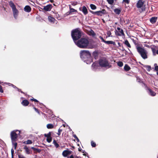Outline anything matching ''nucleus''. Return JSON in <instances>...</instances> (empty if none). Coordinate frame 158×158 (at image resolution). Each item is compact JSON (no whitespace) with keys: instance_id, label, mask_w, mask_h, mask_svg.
Here are the masks:
<instances>
[{"instance_id":"4468645a","label":"nucleus","mask_w":158,"mask_h":158,"mask_svg":"<svg viewBox=\"0 0 158 158\" xmlns=\"http://www.w3.org/2000/svg\"><path fill=\"white\" fill-rule=\"evenodd\" d=\"M24 10L27 12H29L31 11V7L29 6H26L24 8Z\"/></svg>"},{"instance_id":"5701e85b","label":"nucleus","mask_w":158,"mask_h":158,"mask_svg":"<svg viewBox=\"0 0 158 158\" xmlns=\"http://www.w3.org/2000/svg\"><path fill=\"white\" fill-rule=\"evenodd\" d=\"M124 69L126 71H128L130 70V67L127 64H125L124 68Z\"/></svg>"},{"instance_id":"9d476101","label":"nucleus","mask_w":158,"mask_h":158,"mask_svg":"<svg viewBox=\"0 0 158 158\" xmlns=\"http://www.w3.org/2000/svg\"><path fill=\"white\" fill-rule=\"evenodd\" d=\"M71 152V151L65 150L63 152L62 154L64 157H66L68 155L70 154Z\"/></svg>"},{"instance_id":"c9c22d12","label":"nucleus","mask_w":158,"mask_h":158,"mask_svg":"<svg viewBox=\"0 0 158 158\" xmlns=\"http://www.w3.org/2000/svg\"><path fill=\"white\" fill-rule=\"evenodd\" d=\"M108 3L111 5H112L114 3V0H107Z\"/></svg>"},{"instance_id":"2eb2a0df","label":"nucleus","mask_w":158,"mask_h":158,"mask_svg":"<svg viewBox=\"0 0 158 158\" xmlns=\"http://www.w3.org/2000/svg\"><path fill=\"white\" fill-rule=\"evenodd\" d=\"M148 91L149 94L151 96H154L156 95V93L150 89H148Z\"/></svg>"},{"instance_id":"680f3d73","label":"nucleus","mask_w":158,"mask_h":158,"mask_svg":"<svg viewBox=\"0 0 158 158\" xmlns=\"http://www.w3.org/2000/svg\"><path fill=\"white\" fill-rule=\"evenodd\" d=\"M118 35H119V36H120V35H121V34H119V33H118Z\"/></svg>"},{"instance_id":"f704fd0d","label":"nucleus","mask_w":158,"mask_h":158,"mask_svg":"<svg viewBox=\"0 0 158 158\" xmlns=\"http://www.w3.org/2000/svg\"><path fill=\"white\" fill-rule=\"evenodd\" d=\"M129 0H123V4L127 3V4H129Z\"/></svg>"},{"instance_id":"aec40b11","label":"nucleus","mask_w":158,"mask_h":158,"mask_svg":"<svg viewBox=\"0 0 158 158\" xmlns=\"http://www.w3.org/2000/svg\"><path fill=\"white\" fill-rule=\"evenodd\" d=\"M48 20L49 21L52 22L53 23H55V20L54 18L51 17V16H48Z\"/></svg>"},{"instance_id":"ea45409f","label":"nucleus","mask_w":158,"mask_h":158,"mask_svg":"<svg viewBox=\"0 0 158 158\" xmlns=\"http://www.w3.org/2000/svg\"><path fill=\"white\" fill-rule=\"evenodd\" d=\"M0 92L1 93H3V91L2 88V87L1 85H0Z\"/></svg>"},{"instance_id":"1a4fd4ad","label":"nucleus","mask_w":158,"mask_h":158,"mask_svg":"<svg viewBox=\"0 0 158 158\" xmlns=\"http://www.w3.org/2000/svg\"><path fill=\"white\" fill-rule=\"evenodd\" d=\"M91 12L94 15H98L102 16V14H105L106 13V11L104 9H103L101 10H99L97 11L94 12L91 11Z\"/></svg>"},{"instance_id":"69168bd1","label":"nucleus","mask_w":158,"mask_h":158,"mask_svg":"<svg viewBox=\"0 0 158 158\" xmlns=\"http://www.w3.org/2000/svg\"><path fill=\"white\" fill-rule=\"evenodd\" d=\"M157 74L158 75V71L157 72Z\"/></svg>"},{"instance_id":"a211bd4d","label":"nucleus","mask_w":158,"mask_h":158,"mask_svg":"<svg viewBox=\"0 0 158 158\" xmlns=\"http://www.w3.org/2000/svg\"><path fill=\"white\" fill-rule=\"evenodd\" d=\"M24 149L25 150V151L26 153L27 154H30L31 153V151L30 149L28 148V147L26 146H24Z\"/></svg>"},{"instance_id":"13d9d810","label":"nucleus","mask_w":158,"mask_h":158,"mask_svg":"<svg viewBox=\"0 0 158 158\" xmlns=\"http://www.w3.org/2000/svg\"><path fill=\"white\" fill-rule=\"evenodd\" d=\"M76 139L77 140V142H79V139H78V138L77 137Z\"/></svg>"},{"instance_id":"864d4df0","label":"nucleus","mask_w":158,"mask_h":158,"mask_svg":"<svg viewBox=\"0 0 158 158\" xmlns=\"http://www.w3.org/2000/svg\"><path fill=\"white\" fill-rule=\"evenodd\" d=\"M148 70H150L151 69V67L150 66H148Z\"/></svg>"},{"instance_id":"6e6d98bb","label":"nucleus","mask_w":158,"mask_h":158,"mask_svg":"<svg viewBox=\"0 0 158 158\" xmlns=\"http://www.w3.org/2000/svg\"><path fill=\"white\" fill-rule=\"evenodd\" d=\"M49 0L52 3L53 2H54L53 0Z\"/></svg>"},{"instance_id":"9b49d317","label":"nucleus","mask_w":158,"mask_h":158,"mask_svg":"<svg viewBox=\"0 0 158 158\" xmlns=\"http://www.w3.org/2000/svg\"><path fill=\"white\" fill-rule=\"evenodd\" d=\"M52 7V6L51 4H49L44 6L43 9L46 11H49L51 10Z\"/></svg>"},{"instance_id":"cd10ccee","label":"nucleus","mask_w":158,"mask_h":158,"mask_svg":"<svg viewBox=\"0 0 158 158\" xmlns=\"http://www.w3.org/2000/svg\"><path fill=\"white\" fill-rule=\"evenodd\" d=\"M47 127L48 129H51L53 127V125L52 124H48L47 125Z\"/></svg>"},{"instance_id":"a19ab883","label":"nucleus","mask_w":158,"mask_h":158,"mask_svg":"<svg viewBox=\"0 0 158 158\" xmlns=\"http://www.w3.org/2000/svg\"><path fill=\"white\" fill-rule=\"evenodd\" d=\"M119 32L121 33V34L122 35H124V32L123 30L121 29L119 31Z\"/></svg>"},{"instance_id":"3c124183","label":"nucleus","mask_w":158,"mask_h":158,"mask_svg":"<svg viewBox=\"0 0 158 158\" xmlns=\"http://www.w3.org/2000/svg\"><path fill=\"white\" fill-rule=\"evenodd\" d=\"M12 85V86L14 88H16V87L15 86L12 85V84H11Z\"/></svg>"},{"instance_id":"4d7b16f0","label":"nucleus","mask_w":158,"mask_h":158,"mask_svg":"<svg viewBox=\"0 0 158 158\" xmlns=\"http://www.w3.org/2000/svg\"><path fill=\"white\" fill-rule=\"evenodd\" d=\"M17 88V89L18 90V91H19V92H20L21 91V89H18V88Z\"/></svg>"},{"instance_id":"79ce46f5","label":"nucleus","mask_w":158,"mask_h":158,"mask_svg":"<svg viewBox=\"0 0 158 158\" xmlns=\"http://www.w3.org/2000/svg\"><path fill=\"white\" fill-rule=\"evenodd\" d=\"M99 38H100V39H101V40H102V41L105 43V41L106 40H104V39H103V38L101 36H99Z\"/></svg>"},{"instance_id":"6e6552de","label":"nucleus","mask_w":158,"mask_h":158,"mask_svg":"<svg viewBox=\"0 0 158 158\" xmlns=\"http://www.w3.org/2000/svg\"><path fill=\"white\" fill-rule=\"evenodd\" d=\"M144 1L143 0H139L136 3V6L138 8H141L142 11L145 10V8L144 6Z\"/></svg>"},{"instance_id":"338daca9","label":"nucleus","mask_w":158,"mask_h":158,"mask_svg":"<svg viewBox=\"0 0 158 158\" xmlns=\"http://www.w3.org/2000/svg\"><path fill=\"white\" fill-rule=\"evenodd\" d=\"M7 84H9V83H6Z\"/></svg>"},{"instance_id":"f03ea898","label":"nucleus","mask_w":158,"mask_h":158,"mask_svg":"<svg viewBox=\"0 0 158 158\" xmlns=\"http://www.w3.org/2000/svg\"><path fill=\"white\" fill-rule=\"evenodd\" d=\"M80 57L83 60H85L84 61H85L87 64L89 63L88 61H87L86 59H88L90 63L92 61V58L91 57V54L88 51L84 50L81 51Z\"/></svg>"},{"instance_id":"b1692460","label":"nucleus","mask_w":158,"mask_h":158,"mask_svg":"<svg viewBox=\"0 0 158 158\" xmlns=\"http://www.w3.org/2000/svg\"><path fill=\"white\" fill-rule=\"evenodd\" d=\"M16 141H12V145L14 147L15 149H16V148L17 145V143L15 142Z\"/></svg>"},{"instance_id":"58836bf2","label":"nucleus","mask_w":158,"mask_h":158,"mask_svg":"<svg viewBox=\"0 0 158 158\" xmlns=\"http://www.w3.org/2000/svg\"><path fill=\"white\" fill-rule=\"evenodd\" d=\"M62 131V129H59L58 130V133H57V134H58V135L59 136L60 135V133Z\"/></svg>"},{"instance_id":"603ef678","label":"nucleus","mask_w":158,"mask_h":158,"mask_svg":"<svg viewBox=\"0 0 158 158\" xmlns=\"http://www.w3.org/2000/svg\"><path fill=\"white\" fill-rule=\"evenodd\" d=\"M118 45L119 47H120L121 46L120 44V43L118 42Z\"/></svg>"},{"instance_id":"052dcab7","label":"nucleus","mask_w":158,"mask_h":158,"mask_svg":"<svg viewBox=\"0 0 158 158\" xmlns=\"http://www.w3.org/2000/svg\"><path fill=\"white\" fill-rule=\"evenodd\" d=\"M156 53L157 54H158V49L156 51Z\"/></svg>"},{"instance_id":"dca6fc26","label":"nucleus","mask_w":158,"mask_h":158,"mask_svg":"<svg viewBox=\"0 0 158 158\" xmlns=\"http://www.w3.org/2000/svg\"><path fill=\"white\" fill-rule=\"evenodd\" d=\"M104 43L108 44H113L114 45H116L115 42L112 41H105Z\"/></svg>"},{"instance_id":"412c9836","label":"nucleus","mask_w":158,"mask_h":158,"mask_svg":"<svg viewBox=\"0 0 158 158\" xmlns=\"http://www.w3.org/2000/svg\"><path fill=\"white\" fill-rule=\"evenodd\" d=\"M151 49L153 55L154 56H155L156 55V54H157L156 53V49L154 47H151Z\"/></svg>"},{"instance_id":"473e14b6","label":"nucleus","mask_w":158,"mask_h":158,"mask_svg":"<svg viewBox=\"0 0 158 158\" xmlns=\"http://www.w3.org/2000/svg\"><path fill=\"white\" fill-rule=\"evenodd\" d=\"M47 141L49 143H50L52 140V138L51 137L49 138H47Z\"/></svg>"},{"instance_id":"2f4dec72","label":"nucleus","mask_w":158,"mask_h":158,"mask_svg":"<svg viewBox=\"0 0 158 158\" xmlns=\"http://www.w3.org/2000/svg\"><path fill=\"white\" fill-rule=\"evenodd\" d=\"M53 143L56 148H57L59 146V145L56 143L55 140H53Z\"/></svg>"},{"instance_id":"0eeeda50","label":"nucleus","mask_w":158,"mask_h":158,"mask_svg":"<svg viewBox=\"0 0 158 158\" xmlns=\"http://www.w3.org/2000/svg\"><path fill=\"white\" fill-rule=\"evenodd\" d=\"M17 131H19L18 135H19L20 132V131L17 130H14L11 132L10 137L11 139V141H16V139L18 136V134L16 133V132Z\"/></svg>"},{"instance_id":"bb28decb","label":"nucleus","mask_w":158,"mask_h":158,"mask_svg":"<svg viewBox=\"0 0 158 158\" xmlns=\"http://www.w3.org/2000/svg\"><path fill=\"white\" fill-rule=\"evenodd\" d=\"M23 143L27 144H31L32 143V142L31 140L28 139L27 141L24 142Z\"/></svg>"},{"instance_id":"4be33fe9","label":"nucleus","mask_w":158,"mask_h":158,"mask_svg":"<svg viewBox=\"0 0 158 158\" xmlns=\"http://www.w3.org/2000/svg\"><path fill=\"white\" fill-rule=\"evenodd\" d=\"M124 43L127 47L130 48H131V46L127 40H126L124 41Z\"/></svg>"},{"instance_id":"8fccbe9b","label":"nucleus","mask_w":158,"mask_h":158,"mask_svg":"<svg viewBox=\"0 0 158 158\" xmlns=\"http://www.w3.org/2000/svg\"><path fill=\"white\" fill-rule=\"evenodd\" d=\"M31 148L32 149L34 150H36V149L35 148H34V147H31Z\"/></svg>"},{"instance_id":"a878e982","label":"nucleus","mask_w":158,"mask_h":158,"mask_svg":"<svg viewBox=\"0 0 158 158\" xmlns=\"http://www.w3.org/2000/svg\"><path fill=\"white\" fill-rule=\"evenodd\" d=\"M89 35L93 36H94L96 34L93 30H91L89 31Z\"/></svg>"},{"instance_id":"20e7f679","label":"nucleus","mask_w":158,"mask_h":158,"mask_svg":"<svg viewBox=\"0 0 158 158\" xmlns=\"http://www.w3.org/2000/svg\"><path fill=\"white\" fill-rule=\"evenodd\" d=\"M137 50L139 53L140 55L144 59L148 58V52L144 48L140 47H137Z\"/></svg>"},{"instance_id":"a18cd8bd","label":"nucleus","mask_w":158,"mask_h":158,"mask_svg":"<svg viewBox=\"0 0 158 158\" xmlns=\"http://www.w3.org/2000/svg\"><path fill=\"white\" fill-rule=\"evenodd\" d=\"M34 110H35L38 113H39V110H38L36 109V108L35 107H34Z\"/></svg>"},{"instance_id":"423d86ee","label":"nucleus","mask_w":158,"mask_h":158,"mask_svg":"<svg viewBox=\"0 0 158 158\" xmlns=\"http://www.w3.org/2000/svg\"><path fill=\"white\" fill-rule=\"evenodd\" d=\"M99 64L102 67H106L107 68H110L111 65L110 64L107 60L104 58L101 59L99 61Z\"/></svg>"},{"instance_id":"39448f33","label":"nucleus","mask_w":158,"mask_h":158,"mask_svg":"<svg viewBox=\"0 0 158 158\" xmlns=\"http://www.w3.org/2000/svg\"><path fill=\"white\" fill-rule=\"evenodd\" d=\"M9 6L11 8L14 17L15 19H16L18 15L19 11L16 8L15 5L12 1L9 2Z\"/></svg>"},{"instance_id":"09e8293b","label":"nucleus","mask_w":158,"mask_h":158,"mask_svg":"<svg viewBox=\"0 0 158 158\" xmlns=\"http://www.w3.org/2000/svg\"><path fill=\"white\" fill-rule=\"evenodd\" d=\"M69 158H74V156L73 155H71L70 156Z\"/></svg>"},{"instance_id":"7c9ffc66","label":"nucleus","mask_w":158,"mask_h":158,"mask_svg":"<svg viewBox=\"0 0 158 158\" xmlns=\"http://www.w3.org/2000/svg\"><path fill=\"white\" fill-rule=\"evenodd\" d=\"M90 7L92 10H95L96 8V6L93 4H91L90 5Z\"/></svg>"},{"instance_id":"393cba45","label":"nucleus","mask_w":158,"mask_h":158,"mask_svg":"<svg viewBox=\"0 0 158 158\" xmlns=\"http://www.w3.org/2000/svg\"><path fill=\"white\" fill-rule=\"evenodd\" d=\"M114 12L117 14L119 15L120 14L121 11L118 9H115L114 10Z\"/></svg>"},{"instance_id":"49530a36","label":"nucleus","mask_w":158,"mask_h":158,"mask_svg":"<svg viewBox=\"0 0 158 158\" xmlns=\"http://www.w3.org/2000/svg\"><path fill=\"white\" fill-rule=\"evenodd\" d=\"M155 69L156 71H158V66H156L155 67Z\"/></svg>"},{"instance_id":"7ed1b4c3","label":"nucleus","mask_w":158,"mask_h":158,"mask_svg":"<svg viewBox=\"0 0 158 158\" xmlns=\"http://www.w3.org/2000/svg\"><path fill=\"white\" fill-rule=\"evenodd\" d=\"M81 31L79 28L75 29L72 31L71 36L74 42L81 38Z\"/></svg>"},{"instance_id":"f257e3e1","label":"nucleus","mask_w":158,"mask_h":158,"mask_svg":"<svg viewBox=\"0 0 158 158\" xmlns=\"http://www.w3.org/2000/svg\"><path fill=\"white\" fill-rule=\"evenodd\" d=\"M75 43L79 48H85L88 47L89 44V41L87 39L82 38L77 42H75Z\"/></svg>"},{"instance_id":"c85d7f7f","label":"nucleus","mask_w":158,"mask_h":158,"mask_svg":"<svg viewBox=\"0 0 158 158\" xmlns=\"http://www.w3.org/2000/svg\"><path fill=\"white\" fill-rule=\"evenodd\" d=\"M117 63L118 66L120 67H121L123 65V62L122 61H119Z\"/></svg>"},{"instance_id":"6ab92c4d","label":"nucleus","mask_w":158,"mask_h":158,"mask_svg":"<svg viewBox=\"0 0 158 158\" xmlns=\"http://www.w3.org/2000/svg\"><path fill=\"white\" fill-rule=\"evenodd\" d=\"M98 63L95 62L92 65V67L93 69L94 70L96 69L98 67Z\"/></svg>"},{"instance_id":"4c0bfd02","label":"nucleus","mask_w":158,"mask_h":158,"mask_svg":"<svg viewBox=\"0 0 158 158\" xmlns=\"http://www.w3.org/2000/svg\"><path fill=\"white\" fill-rule=\"evenodd\" d=\"M111 32L110 31H108L107 32V35L108 37L111 36Z\"/></svg>"},{"instance_id":"c03bdc74","label":"nucleus","mask_w":158,"mask_h":158,"mask_svg":"<svg viewBox=\"0 0 158 158\" xmlns=\"http://www.w3.org/2000/svg\"><path fill=\"white\" fill-rule=\"evenodd\" d=\"M31 101H34L35 102H38V101L36 99H35L34 98L31 99Z\"/></svg>"},{"instance_id":"5fc2aeb1","label":"nucleus","mask_w":158,"mask_h":158,"mask_svg":"<svg viewBox=\"0 0 158 158\" xmlns=\"http://www.w3.org/2000/svg\"><path fill=\"white\" fill-rule=\"evenodd\" d=\"M117 30H118V31H119L120 30H121L120 28L119 27H117Z\"/></svg>"},{"instance_id":"f8f14e48","label":"nucleus","mask_w":158,"mask_h":158,"mask_svg":"<svg viewBox=\"0 0 158 158\" xmlns=\"http://www.w3.org/2000/svg\"><path fill=\"white\" fill-rule=\"evenodd\" d=\"M80 9H81V8H80ZM81 9V10L82 11L85 15H86L88 13L87 9L85 6H83Z\"/></svg>"},{"instance_id":"f3484780","label":"nucleus","mask_w":158,"mask_h":158,"mask_svg":"<svg viewBox=\"0 0 158 158\" xmlns=\"http://www.w3.org/2000/svg\"><path fill=\"white\" fill-rule=\"evenodd\" d=\"M22 104L24 106H27L29 103L28 101L27 100H24L22 102Z\"/></svg>"},{"instance_id":"bf43d9fd","label":"nucleus","mask_w":158,"mask_h":158,"mask_svg":"<svg viewBox=\"0 0 158 158\" xmlns=\"http://www.w3.org/2000/svg\"><path fill=\"white\" fill-rule=\"evenodd\" d=\"M81 148H78V151H81Z\"/></svg>"},{"instance_id":"de8ad7c7","label":"nucleus","mask_w":158,"mask_h":158,"mask_svg":"<svg viewBox=\"0 0 158 158\" xmlns=\"http://www.w3.org/2000/svg\"><path fill=\"white\" fill-rule=\"evenodd\" d=\"M73 136L76 139L77 137L75 135H73Z\"/></svg>"},{"instance_id":"774afa93","label":"nucleus","mask_w":158,"mask_h":158,"mask_svg":"<svg viewBox=\"0 0 158 158\" xmlns=\"http://www.w3.org/2000/svg\"><path fill=\"white\" fill-rule=\"evenodd\" d=\"M1 84V82L0 81V84Z\"/></svg>"},{"instance_id":"ddd939ff","label":"nucleus","mask_w":158,"mask_h":158,"mask_svg":"<svg viewBox=\"0 0 158 158\" xmlns=\"http://www.w3.org/2000/svg\"><path fill=\"white\" fill-rule=\"evenodd\" d=\"M157 19V17H153L150 19V21L151 23H154L156 22Z\"/></svg>"},{"instance_id":"0e129e2a","label":"nucleus","mask_w":158,"mask_h":158,"mask_svg":"<svg viewBox=\"0 0 158 158\" xmlns=\"http://www.w3.org/2000/svg\"><path fill=\"white\" fill-rule=\"evenodd\" d=\"M20 92H21V93H23V92L22 91H20Z\"/></svg>"},{"instance_id":"c756f323","label":"nucleus","mask_w":158,"mask_h":158,"mask_svg":"<svg viewBox=\"0 0 158 158\" xmlns=\"http://www.w3.org/2000/svg\"><path fill=\"white\" fill-rule=\"evenodd\" d=\"M51 134L50 132H49L48 134H45L44 136L47 138L51 137Z\"/></svg>"},{"instance_id":"e2e57ef3","label":"nucleus","mask_w":158,"mask_h":158,"mask_svg":"<svg viewBox=\"0 0 158 158\" xmlns=\"http://www.w3.org/2000/svg\"><path fill=\"white\" fill-rule=\"evenodd\" d=\"M63 126L64 127H65V124H63Z\"/></svg>"},{"instance_id":"e433bc0d","label":"nucleus","mask_w":158,"mask_h":158,"mask_svg":"<svg viewBox=\"0 0 158 158\" xmlns=\"http://www.w3.org/2000/svg\"><path fill=\"white\" fill-rule=\"evenodd\" d=\"M91 145L93 147H95L96 146V144L93 141H91Z\"/></svg>"},{"instance_id":"37998d69","label":"nucleus","mask_w":158,"mask_h":158,"mask_svg":"<svg viewBox=\"0 0 158 158\" xmlns=\"http://www.w3.org/2000/svg\"><path fill=\"white\" fill-rule=\"evenodd\" d=\"M14 150L13 149H12L11 150V155H12V157H13V154L14 153Z\"/></svg>"},{"instance_id":"72a5a7b5","label":"nucleus","mask_w":158,"mask_h":158,"mask_svg":"<svg viewBox=\"0 0 158 158\" xmlns=\"http://www.w3.org/2000/svg\"><path fill=\"white\" fill-rule=\"evenodd\" d=\"M70 13H72L74 12H77V10L73 8L70 9Z\"/></svg>"}]
</instances>
